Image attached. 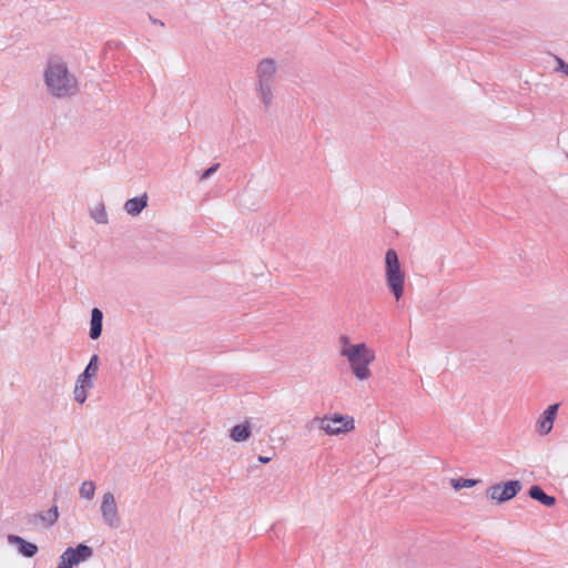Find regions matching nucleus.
Masks as SVG:
<instances>
[{
    "instance_id": "1",
    "label": "nucleus",
    "mask_w": 568,
    "mask_h": 568,
    "mask_svg": "<svg viewBox=\"0 0 568 568\" xmlns=\"http://www.w3.org/2000/svg\"><path fill=\"white\" fill-rule=\"evenodd\" d=\"M44 81L49 92L55 98L71 97L78 91V81L69 72L65 63L50 60L44 71Z\"/></svg>"
},
{
    "instance_id": "7",
    "label": "nucleus",
    "mask_w": 568,
    "mask_h": 568,
    "mask_svg": "<svg viewBox=\"0 0 568 568\" xmlns=\"http://www.w3.org/2000/svg\"><path fill=\"white\" fill-rule=\"evenodd\" d=\"M523 488L520 480L514 479L488 488V496L498 504L513 499Z\"/></svg>"
},
{
    "instance_id": "15",
    "label": "nucleus",
    "mask_w": 568,
    "mask_h": 568,
    "mask_svg": "<svg viewBox=\"0 0 568 568\" xmlns=\"http://www.w3.org/2000/svg\"><path fill=\"white\" fill-rule=\"evenodd\" d=\"M250 426L247 424H239L231 429L230 436L234 442L240 443L246 440L250 437Z\"/></svg>"
},
{
    "instance_id": "13",
    "label": "nucleus",
    "mask_w": 568,
    "mask_h": 568,
    "mask_svg": "<svg viewBox=\"0 0 568 568\" xmlns=\"http://www.w3.org/2000/svg\"><path fill=\"white\" fill-rule=\"evenodd\" d=\"M528 496L546 507H552L556 504V498L546 494L544 489L538 485H534L528 489Z\"/></svg>"
},
{
    "instance_id": "10",
    "label": "nucleus",
    "mask_w": 568,
    "mask_h": 568,
    "mask_svg": "<svg viewBox=\"0 0 568 568\" xmlns=\"http://www.w3.org/2000/svg\"><path fill=\"white\" fill-rule=\"evenodd\" d=\"M99 369V356L97 354L92 355L84 371L78 376L77 382L84 384L89 388L94 386L93 377L95 376Z\"/></svg>"
},
{
    "instance_id": "21",
    "label": "nucleus",
    "mask_w": 568,
    "mask_h": 568,
    "mask_svg": "<svg viewBox=\"0 0 568 568\" xmlns=\"http://www.w3.org/2000/svg\"><path fill=\"white\" fill-rule=\"evenodd\" d=\"M558 408H559L558 403L549 405L548 408L542 413V416L546 417V419H549L554 423L557 412H558Z\"/></svg>"
},
{
    "instance_id": "20",
    "label": "nucleus",
    "mask_w": 568,
    "mask_h": 568,
    "mask_svg": "<svg viewBox=\"0 0 568 568\" xmlns=\"http://www.w3.org/2000/svg\"><path fill=\"white\" fill-rule=\"evenodd\" d=\"M539 425V433L540 435H547L551 432L554 423L549 419H546V417H541V419L538 422Z\"/></svg>"
},
{
    "instance_id": "26",
    "label": "nucleus",
    "mask_w": 568,
    "mask_h": 568,
    "mask_svg": "<svg viewBox=\"0 0 568 568\" xmlns=\"http://www.w3.org/2000/svg\"><path fill=\"white\" fill-rule=\"evenodd\" d=\"M270 460H271V457L258 456V462H261L263 464H267Z\"/></svg>"
},
{
    "instance_id": "2",
    "label": "nucleus",
    "mask_w": 568,
    "mask_h": 568,
    "mask_svg": "<svg viewBox=\"0 0 568 568\" xmlns=\"http://www.w3.org/2000/svg\"><path fill=\"white\" fill-rule=\"evenodd\" d=\"M277 63L274 59L266 58L256 67V92L267 111L273 101V89L276 81Z\"/></svg>"
},
{
    "instance_id": "9",
    "label": "nucleus",
    "mask_w": 568,
    "mask_h": 568,
    "mask_svg": "<svg viewBox=\"0 0 568 568\" xmlns=\"http://www.w3.org/2000/svg\"><path fill=\"white\" fill-rule=\"evenodd\" d=\"M8 542L17 547L19 554L26 558H32L38 552V546L18 535H8Z\"/></svg>"
},
{
    "instance_id": "18",
    "label": "nucleus",
    "mask_w": 568,
    "mask_h": 568,
    "mask_svg": "<svg viewBox=\"0 0 568 568\" xmlns=\"http://www.w3.org/2000/svg\"><path fill=\"white\" fill-rule=\"evenodd\" d=\"M478 483L477 479L470 478H454L450 480V484L455 490H459L462 488H470L474 487Z\"/></svg>"
},
{
    "instance_id": "11",
    "label": "nucleus",
    "mask_w": 568,
    "mask_h": 568,
    "mask_svg": "<svg viewBox=\"0 0 568 568\" xmlns=\"http://www.w3.org/2000/svg\"><path fill=\"white\" fill-rule=\"evenodd\" d=\"M148 194L143 193L142 195L129 199L124 203V211L131 216H138L146 206H148Z\"/></svg>"
},
{
    "instance_id": "14",
    "label": "nucleus",
    "mask_w": 568,
    "mask_h": 568,
    "mask_svg": "<svg viewBox=\"0 0 568 568\" xmlns=\"http://www.w3.org/2000/svg\"><path fill=\"white\" fill-rule=\"evenodd\" d=\"M36 520H41L45 526H52L59 518L58 507L53 506L44 513L34 515Z\"/></svg>"
},
{
    "instance_id": "28",
    "label": "nucleus",
    "mask_w": 568,
    "mask_h": 568,
    "mask_svg": "<svg viewBox=\"0 0 568 568\" xmlns=\"http://www.w3.org/2000/svg\"><path fill=\"white\" fill-rule=\"evenodd\" d=\"M567 158H568V154H567Z\"/></svg>"
},
{
    "instance_id": "22",
    "label": "nucleus",
    "mask_w": 568,
    "mask_h": 568,
    "mask_svg": "<svg viewBox=\"0 0 568 568\" xmlns=\"http://www.w3.org/2000/svg\"><path fill=\"white\" fill-rule=\"evenodd\" d=\"M558 408H559L558 403L549 405L548 408L542 413V416L546 417V419H549L554 423L557 412H558Z\"/></svg>"
},
{
    "instance_id": "3",
    "label": "nucleus",
    "mask_w": 568,
    "mask_h": 568,
    "mask_svg": "<svg viewBox=\"0 0 568 568\" xmlns=\"http://www.w3.org/2000/svg\"><path fill=\"white\" fill-rule=\"evenodd\" d=\"M341 355L346 357L353 374L361 381L368 379L372 375L369 364L375 359V353L365 343L343 347Z\"/></svg>"
},
{
    "instance_id": "6",
    "label": "nucleus",
    "mask_w": 568,
    "mask_h": 568,
    "mask_svg": "<svg viewBox=\"0 0 568 568\" xmlns=\"http://www.w3.org/2000/svg\"><path fill=\"white\" fill-rule=\"evenodd\" d=\"M93 555V549L84 544H79L75 548L68 547L60 556L57 568H72L73 566L85 561Z\"/></svg>"
},
{
    "instance_id": "12",
    "label": "nucleus",
    "mask_w": 568,
    "mask_h": 568,
    "mask_svg": "<svg viewBox=\"0 0 568 568\" xmlns=\"http://www.w3.org/2000/svg\"><path fill=\"white\" fill-rule=\"evenodd\" d=\"M103 322V313L98 307H94L91 311V322H90V332L89 336L92 339H98L102 334V324Z\"/></svg>"
},
{
    "instance_id": "8",
    "label": "nucleus",
    "mask_w": 568,
    "mask_h": 568,
    "mask_svg": "<svg viewBox=\"0 0 568 568\" xmlns=\"http://www.w3.org/2000/svg\"><path fill=\"white\" fill-rule=\"evenodd\" d=\"M100 511L103 523L111 529H116L121 525L118 506L113 493L106 491L102 496Z\"/></svg>"
},
{
    "instance_id": "16",
    "label": "nucleus",
    "mask_w": 568,
    "mask_h": 568,
    "mask_svg": "<svg viewBox=\"0 0 568 568\" xmlns=\"http://www.w3.org/2000/svg\"><path fill=\"white\" fill-rule=\"evenodd\" d=\"M91 217L99 224H106L108 223V214L105 211V206L103 203H99L92 211H91Z\"/></svg>"
},
{
    "instance_id": "23",
    "label": "nucleus",
    "mask_w": 568,
    "mask_h": 568,
    "mask_svg": "<svg viewBox=\"0 0 568 568\" xmlns=\"http://www.w3.org/2000/svg\"><path fill=\"white\" fill-rule=\"evenodd\" d=\"M555 60L557 62L556 71H560L565 73L568 77V63L565 62L561 58L555 57Z\"/></svg>"
},
{
    "instance_id": "25",
    "label": "nucleus",
    "mask_w": 568,
    "mask_h": 568,
    "mask_svg": "<svg viewBox=\"0 0 568 568\" xmlns=\"http://www.w3.org/2000/svg\"><path fill=\"white\" fill-rule=\"evenodd\" d=\"M341 342L343 343V347L349 346V338L346 335L341 336Z\"/></svg>"
},
{
    "instance_id": "19",
    "label": "nucleus",
    "mask_w": 568,
    "mask_h": 568,
    "mask_svg": "<svg viewBox=\"0 0 568 568\" xmlns=\"http://www.w3.org/2000/svg\"><path fill=\"white\" fill-rule=\"evenodd\" d=\"M89 387L84 386V384L77 382L73 390L74 400L79 404H83L87 400V389Z\"/></svg>"
},
{
    "instance_id": "27",
    "label": "nucleus",
    "mask_w": 568,
    "mask_h": 568,
    "mask_svg": "<svg viewBox=\"0 0 568 568\" xmlns=\"http://www.w3.org/2000/svg\"><path fill=\"white\" fill-rule=\"evenodd\" d=\"M151 20H152V22H153L154 24H160V26H162V27L164 26V23H163L162 21L158 20V19H152V18H151Z\"/></svg>"
},
{
    "instance_id": "17",
    "label": "nucleus",
    "mask_w": 568,
    "mask_h": 568,
    "mask_svg": "<svg viewBox=\"0 0 568 568\" xmlns=\"http://www.w3.org/2000/svg\"><path fill=\"white\" fill-rule=\"evenodd\" d=\"M80 496L84 499L91 500L95 494V484L91 480L83 481L80 487Z\"/></svg>"
},
{
    "instance_id": "5",
    "label": "nucleus",
    "mask_w": 568,
    "mask_h": 568,
    "mask_svg": "<svg viewBox=\"0 0 568 568\" xmlns=\"http://www.w3.org/2000/svg\"><path fill=\"white\" fill-rule=\"evenodd\" d=\"M320 428L328 435H338L354 429V418L347 415L334 414L321 419Z\"/></svg>"
},
{
    "instance_id": "24",
    "label": "nucleus",
    "mask_w": 568,
    "mask_h": 568,
    "mask_svg": "<svg viewBox=\"0 0 568 568\" xmlns=\"http://www.w3.org/2000/svg\"><path fill=\"white\" fill-rule=\"evenodd\" d=\"M220 168V163H214L213 165H211L209 169H206L202 175H201V180H206L209 179L211 175H213Z\"/></svg>"
},
{
    "instance_id": "4",
    "label": "nucleus",
    "mask_w": 568,
    "mask_h": 568,
    "mask_svg": "<svg viewBox=\"0 0 568 568\" xmlns=\"http://www.w3.org/2000/svg\"><path fill=\"white\" fill-rule=\"evenodd\" d=\"M385 280L396 301H399L404 295L405 273L393 248L387 250L385 254Z\"/></svg>"
}]
</instances>
